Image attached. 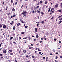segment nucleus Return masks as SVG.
I'll return each instance as SVG.
<instances>
[{
  "mask_svg": "<svg viewBox=\"0 0 62 62\" xmlns=\"http://www.w3.org/2000/svg\"><path fill=\"white\" fill-rule=\"evenodd\" d=\"M27 13L26 12V11H23L22 12V14H23V15H24V14H26Z\"/></svg>",
  "mask_w": 62,
  "mask_h": 62,
  "instance_id": "nucleus-1",
  "label": "nucleus"
},
{
  "mask_svg": "<svg viewBox=\"0 0 62 62\" xmlns=\"http://www.w3.org/2000/svg\"><path fill=\"white\" fill-rule=\"evenodd\" d=\"M3 53H4V54H6V52H7L6 50L5 49L3 50Z\"/></svg>",
  "mask_w": 62,
  "mask_h": 62,
  "instance_id": "nucleus-2",
  "label": "nucleus"
},
{
  "mask_svg": "<svg viewBox=\"0 0 62 62\" xmlns=\"http://www.w3.org/2000/svg\"><path fill=\"white\" fill-rule=\"evenodd\" d=\"M3 28H6L7 27H6V25H4L3 26Z\"/></svg>",
  "mask_w": 62,
  "mask_h": 62,
  "instance_id": "nucleus-3",
  "label": "nucleus"
},
{
  "mask_svg": "<svg viewBox=\"0 0 62 62\" xmlns=\"http://www.w3.org/2000/svg\"><path fill=\"white\" fill-rule=\"evenodd\" d=\"M49 10L48 11V12H50V9H51V7H49Z\"/></svg>",
  "mask_w": 62,
  "mask_h": 62,
  "instance_id": "nucleus-4",
  "label": "nucleus"
},
{
  "mask_svg": "<svg viewBox=\"0 0 62 62\" xmlns=\"http://www.w3.org/2000/svg\"><path fill=\"white\" fill-rule=\"evenodd\" d=\"M10 54V55H13V53H9Z\"/></svg>",
  "mask_w": 62,
  "mask_h": 62,
  "instance_id": "nucleus-5",
  "label": "nucleus"
},
{
  "mask_svg": "<svg viewBox=\"0 0 62 62\" xmlns=\"http://www.w3.org/2000/svg\"><path fill=\"white\" fill-rule=\"evenodd\" d=\"M55 6L56 8H57L58 7V4H56Z\"/></svg>",
  "mask_w": 62,
  "mask_h": 62,
  "instance_id": "nucleus-6",
  "label": "nucleus"
},
{
  "mask_svg": "<svg viewBox=\"0 0 62 62\" xmlns=\"http://www.w3.org/2000/svg\"><path fill=\"white\" fill-rule=\"evenodd\" d=\"M2 27V24H0V28H1Z\"/></svg>",
  "mask_w": 62,
  "mask_h": 62,
  "instance_id": "nucleus-7",
  "label": "nucleus"
},
{
  "mask_svg": "<svg viewBox=\"0 0 62 62\" xmlns=\"http://www.w3.org/2000/svg\"><path fill=\"white\" fill-rule=\"evenodd\" d=\"M45 37H46V36H45L44 37V39L45 40H46L47 39L45 38Z\"/></svg>",
  "mask_w": 62,
  "mask_h": 62,
  "instance_id": "nucleus-8",
  "label": "nucleus"
},
{
  "mask_svg": "<svg viewBox=\"0 0 62 62\" xmlns=\"http://www.w3.org/2000/svg\"><path fill=\"white\" fill-rule=\"evenodd\" d=\"M35 30L36 32H37V28L35 29Z\"/></svg>",
  "mask_w": 62,
  "mask_h": 62,
  "instance_id": "nucleus-9",
  "label": "nucleus"
},
{
  "mask_svg": "<svg viewBox=\"0 0 62 62\" xmlns=\"http://www.w3.org/2000/svg\"><path fill=\"white\" fill-rule=\"evenodd\" d=\"M13 30H15V26H13Z\"/></svg>",
  "mask_w": 62,
  "mask_h": 62,
  "instance_id": "nucleus-10",
  "label": "nucleus"
},
{
  "mask_svg": "<svg viewBox=\"0 0 62 62\" xmlns=\"http://www.w3.org/2000/svg\"><path fill=\"white\" fill-rule=\"evenodd\" d=\"M37 12L38 13H40V11H39V10H37Z\"/></svg>",
  "mask_w": 62,
  "mask_h": 62,
  "instance_id": "nucleus-11",
  "label": "nucleus"
},
{
  "mask_svg": "<svg viewBox=\"0 0 62 62\" xmlns=\"http://www.w3.org/2000/svg\"><path fill=\"white\" fill-rule=\"evenodd\" d=\"M21 34H22V35H23V34H24V32H21Z\"/></svg>",
  "mask_w": 62,
  "mask_h": 62,
  "instance_id": "nucleus-12",
  "label": "nucleus"
},
{
  "mask_svg": "<svg viewBox=\"0 0 62 62\" xmlns=\"http://www.w3.org/2000/svg\"><path fill=\"white\" fill-rule=\"evenodd\" d=\"M61 23V21L60 20V21H59V23H58V24H60Z\"/></svg>",
  "mask_w": 62,
  "mask_h": 62,
  "instance_id": "nucleus-13",
  "label": "nucleus"
},
{
  "mask_svg": "<svg viewBox=\"0 0 62 62\" xmlns=\"http://www.w3.org/2000/svg\"><path fill=\"white\" fill-rule=\"evenodd\" d=\"M21 25V24H20V23H18L17 24V26H19V25Z\"/></svg>",
  "mask_w": 62,
  "mask_h": 62,
  "instance_id": "nucleus-14",
  "label": "nucleus"
},
{
  "mask_svg": "<svg viewBox=\"0 0 62 62\" xmlns=\"http://www.w3.org/2000/svg\"><path fill=\"white\" fill-rule=\"evenodd\" d=\"M46 61H48V57H47L46 59Z\"/></svg>",
  "mask_w": 62,
  "mask_h": 62,
  "instance_id": "nucleus-15",
  "label": "nucleus"
},
{
  "mask_svg": "<svg viewBox=\"0 0 62 62\" xmlns=\"http://www.w3.org/2000/svg\"><path fill=\"white\" fill-rule=\"evenodd\" d=\"M41 14H42V15H43V14H44V13L42 12H41Z\"/></svg>",
  "mask_w": 62,
  "mask_h": 62,
  "instance_id": "nucleus-16",
  "label": "nucleus"
},
{
  "mask_svg": "<svg viewBox=\"0 0 62 62\" xmlns=\"http://www.w3.org/2000/svg\"><path fill=\"white\" fill-rule=\"evenodd\" d=\"M33 48V47H29V49H31L32 48Z\"/></svg>",
  "mask_w": 62,
  "mask_h": 62,
  "instance_id": "nucleus-17",
  "label": "nucleus"
},
{
  "mask_svg": "<svg viewBox=\"0 0 62 62\" xmlns=\"http://www.w3.org/2000/svg\"><path fill=\"white\" fill-rule=\"evenodd\" d=\"M26 14H25L24 15L23 17H26Z\"/></svg>",
  "mask_w": 62,
  "mask_h": 62,
  "instance_id": "nucleus-18",
  "label": "nucleus"
},
{
  "mask_svg": "<svg viewBox=\"0 0 62 62\" xmlns=\"http://www.w3.org/2000/svg\"><path fill=\"white\" fill-rule=\"evenodd\" d=\"M23 52H24V53H26V50H23Z\"/></svg>",
  "mask_w": 62,
  "mask_h": 62,
  "instance_id": "nucleus-19",
  "label": "nucleus"
},
{
  "mask_svg": "<svg viewBox=\"0 0 62 62\" xmlns=\"http://www.w3.org/2000/svg\"><path fill=\"white\" fill-rule=\"evenodd\" d=\"M12 11H15V9H14V8L12 9Z\"/></svg>",
  "mask_w": 62,
  "mask_h": 62,
  "instance_id": "nucleus-20",
  "label": "nucleus"
},
{
  "mask_svg": "<svg viewBox=\"0 0 62 62\" xmlns=\"http://www.w3.org/2000/svg\"><path fill=\"white\" fill-rule=\"evenodd\" d=\"M21 22L22 23H25V22L24 21H21Z\"/></svg>",
  "mask_w": 62,
  "mask_h": 62,
  "instance_id": "nucleus-21",
  "label": "nucleus"
},
{
  "mask_svg": "<svg viewBox=\"0 0 62 62\" xmlns=\"http://www.w3.org/2000/svg\"><path fill=\"white\" fill-rule=\"evenodd\" d=\"M12 52V50H10L9 51V52Z\"/></svg>",
  "mask_w": 62,
  "mask_h": 62,
  "instance_id": "nucleus-22",
  "label": "nucleus"
},
{
  "mask_svg": "<svg viewBox=\"0 0 62 62\" xmlns=\"http://www.w3.org/2000/svg\"><path fill=\"white\" fill-rule=\"evenodd\" d=\"M42 24H43L44 23V22L43 21H42Z\"/></svg>",
  "mask_w": 62,
  "mask_h": 62,
  "instance_id": "nucleus-23",
  "label": "nucleus"
},
{
  "mask_svg": "<svg viewBox=\"0 0 62 62\" xmlns=\"http://www.w3.org/2000/svg\"><path fill=\"white\" fill-rule=\"evenodd\" d=\"M36 23H38V24H39V23H40L39 22H36Z\"/></svg>",
  "mask_w": 62,
  "mask_h": 62,
  "instance_id": "nucleus-24",
  "label": "nucleus"
},
{
  "mask_svg": "<svg viewBox=\"0 0 62 62\" xmlns=\"http://www.w3.org/2000/svg\"><path fill=\"white\" fill-rule=\"evenodd\" d=\"M40 4H42V1H41L40 2Z\"/></svg>",
  "mask_w": 62,
  "mask_h": 62,
  "instance_id": "nucleus-25",
  "label": "nucleus"
},
{
  "mask_svg": "<svg viewBox=\"0 0 62 62\" xmlns=\"http://www.w3.org/2000/svg\"><path fill=\"white\" fill-rule=\"evenodd\" d=\"M54 40L55 41H56V39L55 38L54 39Z\"/></svg>",
  "mask_w": 62,
  "mask_h": 62,
  "instance_id": "nucleus-26",
  "label": "nucleus"
},
{
  "mask_svg": "<svg viewBox=\"0 0 62 62\" xmlns=\"http://www.w3.org/2000/svg\"><path fill=\"white\" fill-rule=\"evenodd\" d=\"M11 3H13V0H11Z\"/></svg>",
  "mask_w": 62,
  "mask_h": 62,
  "instance_id": "nucleus-27",
  "label": "nucleus"
},
{
  "mask_svg": "<svg viewBox=\"0 0 62 62\" xmlns=\"http://www.w3.org/2000/svg\"><path fill=\"white\" fill-rule=\"evenodd\" d=\"M45 4H47V1H46L45 2Z\"/></svg>",
  "mask_w": 62,
  "mask_h": 62,
  "instance_id": "nucleus-28",
  "label": "nucleus"
},
{
  "mask_svg": "<svg viewBox=\"0 0 62 62\" xmlns=\"http://www.w3.org/2000/svg\"><path fill=\"white\" fill-rule=\"evenodd\" d=\"M13 39V37H11L10 38V40H11V39Z\"/></svg>",
  "mask_w": 62,
  "mask_h": 62,
  "instance_id": "nucleus-29",
  "label": "nucleus"
},
{
  "mask_svg": "<svg viewBox=\"0 0 62 62\" xmlns=\"http://www.w3.org/2000/svg\"><path fill=\"white\" fill-rule=\"evenodd\" d=\"M36 40V39H34V41H35Z\"/></svg>",
  "mask_w": 62,
  "mask_h": 62,
  "instance_id": "nucleus-30",
  "label": "nucleus"
},
{
  "mask_svg": "<svg viewBox=\"0 0 62 62\" xmlns=\"http://www.w3.org/2000/svg\"><path fill=\"white\" fill-rule=\"evenodd\" d=\"M27 37H26V38H23V39H27Z\"/></svg>",
  "mask_w": 62,
  "mask_h": 62,
  "instance_id": "nucleus-31",
  "label": "nucleus"
},
{
  "mask_svg": "<svg viewBox=\"0 0 62 62\" xmlns=\"http://www.w3.org/2000/svg\"><path fill=\"white\" fill-rule=\"evenodd\" d=\"M28 27V26H25V28H27V27Z\"/></svg>",
  "mask_w": 62,
  "mask_h": 62,
  "instance_id": "nucleus-32",
  "label": "nucleus"
},
{
  "mask_svg": "<svg viewBox=\"0 0 62 62\" xmlns=\"http://www.w3.org/2000/svg\"><path fill=\"white\" fill-rule=\"evenodd\" d=\"M36 37L37 38H38V37H39V36H38V35H37L36 36Z\"/></svg>",
  "mask_w": 62,
  "mask_h": 62,
  "instance_id": "nucleus-33",
  "label": "nucleus"
},
{
  "mask_svg": "<svg viewBox=\"0 0 62 62\" xmlns=\"http://www.w3.org/2000/svg\"><path fill=\"white\" fill-rule=\"evenodd\" d=\"M2 54H0V56H2Z\"/></svg>",
  "mask_w": 62,
  "mask_h": 62,
  "instance_id": "nucleus-34",
  "label": "nucleus"
},
{
  "mask_svg": "<svg viewBox=\"0 0 62 62\" xmlns=\"http://www.w3.org/2000/svg\"><path fill=\"white\" fill-rule=\"evenodd\" d=\"M39 6H38L37 7H36V8H39Z\"/></svg>",
  "mask_w": 62,
  "mask_h": 62,
  "instance_id": "nucleus-35",
  "label": "nucleus"
},
{
  "mask_svg": "<svg viewBox=\"0 0 62 62\" xmlns=\"http://www.w3.org/2000/svg\"><path fill=\"white\" fill-rule=\"evenodd\" d=\"M52 10H54V8H53L51 9Z\"/></svg>",
  "mask_w": 62,
  "mask_h": 62,
  "instance_id": "nucleus-36",
  "label": "nucleus"
},
{
  "mask_svg": "<svg viewBox=\"0 0 62 62\" xmlns=\"http://www.w3.org/2000/svg\"><path fill=\"white\" fill-rule=\"evenodd\" d=\"M40 3H39V2H38L37 4V5H39Z\"/></svg>",
  "mask_w": 62,
  "mask_h": 62,
  "instance_id": "nucleus-37",
  "label": "nucleus"
},
{
  "mask_svg": "<svg viewBox=\"0 0 62 62\" xmlns=\"http://www.w3.org/2000/svg\"><path fill=\"white\" fill-rule=\"evenodd\" d=\"M19 39H22V37H19Z\"/></svg>",
  "mask_w": 62,
  "mask_h": 62,
  "instance_id": "nucleus-38",
  "label": "nucleus"
},
{
  "mask_svg": "<svg viewBox=\"0 0 62 62\" xmlns=\"http://www.w3.org/2000/svg\"><path fill=\"white\" fill-rule=\"evenodd\" d=\"M57 58H58V57H57V56H56V57L55 58V59H57Z\"/></svg>",
  "mask_w": 62,
  "mask_h": 62,
  "instance_id": "nucleus-39",
  "label": "nucleus"
},
{
  "mask_svg": "<svg viewBox=\"0 0 62 62\" xmlns=\"http://www.w3.org/2000/svg\"><path fill=\"white\" fill-rule=\"evenodd\" d=\"M58 10L59 12H61V10Z\"/></svg>",
  "mask_w": 62,
  "mask_h": 62,
  "instance_id": "nucleus-40",
  "label": "nucleus"
},
{
  "mask_svg": "<svg viewBox=\"0 0 62 62\" xmlns=\"http://www.w3.org/2000/svg\"><path fill=\"white\" fill-rule=\"evenodd\" d=\"M38 51H40V50H39V48H38Z\"/></svg>",
  "mask_w": 62,
  "mask_h": 62,
  "instance_id": "nucleus-41",
  "label": "nucleus"
},
{
  "mask_svg": "<svg viewBox=\"0 0 62 62\" xmlns=\"http://www.w3.org/2000/svg\"><path fill=\"white\" fill-rule=\"evenodd\" d=\"M10 24L11 25H12V24H13V23H10Z\"/></svg>",
  "mask_w": 62,
  "mask_h": 62,
  "instance_id": "nucleus-42",
  "label": "nucleus"
},
{
  "mask_svg": "<svg viewBox=\"0 0 62 62\" xmlns=\"http://www.w3.org/2000/svg\"><path fill=\"white\" fill-rule=\"evenodd\" d=\"M10 14V13H8V15H9Z\"/></svg>",
  "mask_w": 62,
  "mask_h": 62,
  "instance_id": "nucleus-43",
  "label": "nucleus"
},
{
  "mask_svg": "<svg viewBox=\"0 0 62 62\" xmlns=\"http://www.w3.org/2000/svg\"><path fill=\"white\" fill-rule=\"evenodd\" d=\"M39 25V24H37V27H39V26H38V25Z\"/></svg>",
  "mask_w": 62,
  "mask_h": 62,
  "instance_id": "nucleus-44",
  "label": "nucleus"
},
{
  "mask_svg": "<svg viewBox=\"0 0 62 62\" xmlns=\"http://www.w3.org/2000/svg\"><path fill=\"white\" fill-rule=\"evenodd\" d=\"M32 57L33 58H35V57H34V56L33 55L32 56Z\"/></svg>",
  "mask_w": 62,
  "mask_h": 62,
  "instance_id": "nucleus-45",
  "label": "nucleus"
},
{
  "mask_svg": "<svg viewBox=\"0 0 62 62\" xmlns=\"http://www.w3.org/2000/svg\"><path fill=\"white\" fill-rule=\"evenodd\" d=\"M30 37H29V40H30Z\"/></svg>",
  "mask_w": 62,
  "mask_h": 62,
  "instance_id": "nucleus-46",
  "label": "nucleus"
},
{
  "mask_svg": "<svg viewBox=\"0 0 62 62\" xmlns=\"http://www.w3.org/2000/svg\"><path fill=\"white\" fill-rule=\"evenodd\" d=\"M42 33H44V31H42Z\"/></svg>",
  "mask_w": 62,
  "mask_h": 62,
  "instance_id": "nucleus-47",
  "label": "nucleus"
},
{
  "mask_svg": "<svg viewBox=\"0 0 62 62\" xmlns=\"http://www.w3.org/2000/svg\"><path fill=\"white\" fill-rule=\"evenodd\" d=\"M53 52H55V50H54V49H53Z\"/></svg>",
  "mask_w": 62,
  "mask_h": 62,
  "instance_id": "nucleus-48",
  "label": "nucleus"
},
{
  "mask_svg": "<svg viewBox=\"0 0 62 62\" xmlns=\"http://www.w3.org/2000/svg\"><path fill=\"white\" fill-rule=\"evenodd\" d=\"M53 18H54V17H52V18H51V20H52V19H53Z\"/></svg>",
  "mask_w": 62,
  "mask_h": 62,
  "instance_id": "nucleus-49",
  "label": "nucleus"
},
{
  "mask_svg": "<svg viewBox=\"0 0 62 62\" xmlns=\"http://www.w3.org/2000/svg\"><path fill=\"white\" fill-rule=\"evenodd\" d=\"M16 5H17V2H16L15 3Z\"/></svg>",
  "mask_w": 62,
  "mask_h": 62,
  "instance_id": "nucleus-50",
  "label": "nucleus"
},
{
  "mask_svg": "<svg viewBox=\"0 0 62 62\" xmlns=\"http://www.w3.org/2000/svg\"><path fill=\"white\" fill-rule=\"evenodd\" d=\"M50 55H53V54H52V53H50Z\"/></svg>",
  "mask_w": 62,
  "mask_h": 62,
  "instance_id": "nucleus-51",
  "label": "nucleus"
},
{
  "mask_svg": "<svg viewBox=\"0 0 62 62\" xmlns=\"http://www.w3.org/2000/svg\"><path fill=\"white\" fill-rule=\"evenodd\" d=\"M13 17H15V15H14L13 16Z\"/></svg>",
  "mask_w": 62,
  "mask_h": 62,
  "instance_id": "nucleus-52",
  "label": "nucleus"
},
{
  "mask_svg": "<svg viewBox=\"0 0 62 62\" xmlns=\"http://www.w3.org/2000/svg\"><path fill=\"white\" fill-rule=\"evenodd\" d=\"M32 37H35V36L32 35Z\"/></svg>",
  "mask_w": 62,
  "mask_h": 62,
  "instance_id": "nucleus-53",
  "label": "nucleus"
},
{
  "mask_svg": "<svg viewBox=\"0 0 62 62\" xmlns=\"http://www.w3.org/2000/svg\"><path fill=\"white\" fill-rule=\"evenodd\" d=\"M59 20H62V18H61H61H60V19H59Z\"/></svg>",
  "mask_w": 62,
  "mask_h": 62,
  "instance_id": "nucleus-54",
  "label": "nucleus"
},
{
  "mask_svg": "<svg viewBox=\"0 0 62 62\" xmlns=\"http://www.w3.org/2000/svg\"><path fill=\"white\" fill-rule=\"evenodd\" d=\"M60 58H62V56H60Z\"/></svg>",
  "mask_w": 62,
  "mask_h": 62,
  "instance_id": "nucleus-55",
  "label": "nucleus"
},
{
  "mask_svg": "<svg viewBox=\"0 0 62 62\" xmlns=\"http://www.w3.org/2000/svg\"><path fill=\"white\" fill-rule=\"evenodd\" d=\"M40 43H41L42 42V41H40Z\"/></svg>",
  "mask_w": 62,
  "mask_h": 62,
  "instance_id": "nucleus-56",
  "label": "nucleus"
},
{
  "mask_svg": "<svg viewBox=\"0 0 62 62\" xmlns=\"http://www.w3.org/2000/svg\"><path fill=\"white\" fill-rule=\"evenodd\" d=\"M22 20H21V19H20V21H21V22H22Z\"/></svg>",
  "mask_w": 62,
  "mask_h": 62,
  "instance_id": "nucleus-57",
  "label": "nucleus"
},
{
  "mask_svg": "<svg viewBox=\"0 0 62 62\" xmlns=\"http://www.w3.org/2000/svg\"><path fill=\"white\" fill-rule=\"evenodd\" d=\"M59 43H61V41H59Z\"/></svg>",
  "mask_w": 62,
  "mask_h": 62,
  "instance_id": "nucleus-58",
  "label": "nucleus"
},
{
  "mask_svg": "<svg viewBox=\"0 0 62 62\" xmlns=\"http://www.w3.org/2000/svg\"><path fill=\"white\" fill-rule=\"evenodd\" d=\"M35 12H37V10H35Z\"/></svg>",
  "mask_w": 62,
  "mask_h": 62,
  "instance_id": "nucleus-59",
  "label": "nucleus"
},
{
  "mask_svg": "<svg viewBox=\"0 0 62 62\" xmlns=\"http://www.w3.org/2000/svg\"><path fill=\"white\" fill-rule=\"evenodd\" d=\"M55 54H58V52H56Z\"/></svg>",
  "mask_w": 62,
  "mask_h": 62,
  "instance_id": "nucleus-60",
  "label": "nucleus"
},
{
  "mask_svg": "<svg viewBox=\"0 0 62 62\" xmlns=\"http://www.w3.org/2000/svg\"><path fill=\"white\" fill-rule=\"evenodd\" d=\"M34 13V11H33L32 12V13Z\"/></svg>",
  "mask_w": 62,
  "mask_h": 62,
  "instance_id": "nucleus-61",
  "label": "nucleus"
},
{
  "mask_svg": "<svg viewBox=\"0 0 62 62\" xmlns=\"http://www.w3.org/2000/svg\"><path fill=\"white\" fill-rule=\"evenodd\" d=\"M43 59H45V57H43Z\"/></svg>",
  "mask_w": 62,
  "mask_h": 62,
  "instance_id": "nucleus-62",
  "label": "nucleus"
},
{
  "mask_svg": "<svg viewBox=\"0 0 62 62\" xmlns=\"http://www.w3.org/2000/svg\"><path fill=\"white\" fill-rule=\"evenodd\" d=\"M25 1H28V0H25Z\"/></svg>",
  "mask_w": 62,
  "mask_h": 62,
  "instance_id": "nucleus-63",
  "label": "nucleus"
},
{
  "mask_svg": "<svg viewBox=\"0 0 62 62\" xmlns=\"http://www.w3.org/2000/svg\"><path fill=\"white\" fill-rule=\"evenodd\" d=\"M3 58V57H1V58Z\"/></svg>",
  "mask_w": 62,
  "mask_h": 62,
  "instance_id": "nucleus-64",
  "label": "nucleus"
}]
</instances>
